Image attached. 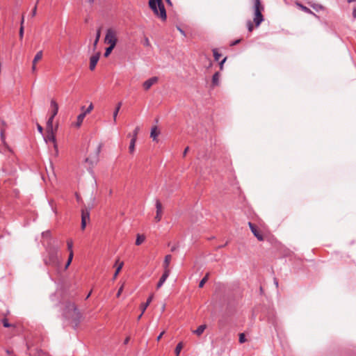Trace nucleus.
Returning <instances> with one entry per match:
<instances>
[{"instance_id":"7","label":"nucleus","mask_w":356,"mask_h":356,"mask_svg":"<svg viewBox=\"0 0 356 356\" xmlns=\"http://www.w3.org/2000/svg\"><path fill=\"white\" fill-rule=\"evenodd\" d=\"M248 225H249V227L251 230V232H252V234H254V236L259 241H264V236L263 235L260 233V232L257 229V227H255V225L249 222H248Z\"/></svg>"},{"instance_id":"30","label":"nucleus","mask_w":356,"mask_h":356,"mask_svg":"<svg viewBox=\"0 0 356 356\" xmlns=\"http://www.w3.org/2000/svg\"><path fill=\"white\" fill-rule=\"evenodd\" d=\"M115 47L113 46H109L108 47H107L104 54V56L108 57L111 54V51Z\"/></svg>"},{"instance_id":"34","label":"nucleus","mask_w":356,"mask_h":356,"mask_svg":"<svg viewBox=\"0 0 356 356\" xmlns=\"http://www.w3.org/2000/svg\"><path fill=\"white\" fill-rule=\"evenodd\" d=\"M73 256L74 255L72 254H69L68 259H67V263H66L65 266V269H67L69 267V266L70 265V264H71V262L72 261V259H73Z\"/></svg>"},{"instance_id":"12","label":"nucleus","mask_w":356,"mask_h":356,"mask_svg":"<svg viewBox=\"0 0 356 356\" xmlns=\"http://www.w3.org/2000/svg\"><path fill=\"white\" fill-rule=\"evenodd\" d=\"M51 107V117L55 118L58 112V105L54 99H51L50 102Z\"/></svg>"},{"instance_id":"23","label":"nucleus","mask_w":356,"mask_h":356,"mask_svg":"<svg viewBox=\"0 0 356 356\" xmlns=\"http://www.w3.org/2000/svg\"><path fill=\"white\" fill-rule=\"evenodd\" d=\"M100 35H101V29L99 28L97 31L96 38H95V40L94 44H93L94 49H95L96 47H97V43H98V42L99 40V38H100Z\"/></svg>"},{"instance_id":"45","label":"nucleus","mask_w":356,"mask_h":356,"mask_svg":"<svg viewBox=\"0 0 356 356\" xmlns=\"http://www.w3.org/2000/svg\"><path fill=\"white\" fill-rule=\"evenodd\" d=\"M102 149V144H99L97 147V154L98 155Z\"/></svg>"},{"instance_id":"19","label":"nucleus","mask_w":356,"mask_h":356,"mask_svg":"<svg viewBox=\"0 0 356 356\" xmlns=\"http://www.w3.org/2000/svg\"><path fill=\"white\" fill-rule=\"evenodd\" d=\"M159 134L160 131L157 129V127H154L151 130L150 136L153 139V140H156Z\"/></svg>"},{"instance_id":"9","label":"nucleus","mask_w":356,"mask_h":356,"mask_svg":"<svg viewBox=\"0 0 356 356\" xmlns=\"http://www.w3.org/2000/svg\"><path fill=\"white\" fill-rule=\"evenodd\" d=\"M100 53L97 52L95 55L92 56L90 58V70H94L96 65L99 59Z\"/></svg>"},{"instance_id":"6","label":"nucleus","mask_w":356,"mask_h":356,"mask_svg":"<svg viewBox=\"0 0 356 356\" xmlns=\"http://www.w3.org/2000/svg\"><path fill=\"white\" fill-rule=\"evenodd\" d=\"M90 220V211L88 209L85 208L81 210V229H84L86 226V223Z\"/></svg>"},{"instance_id":"18","label":"nucleus","mask_w":356,"mask_h":356,"mask_svg":"<svg viewBox=\"0 0 356 356\" xmlns=\"http://www.w3.org/2000/svg\"><path fill=\"white\" fill-rule=\"evenodd\" d=\"M153 298H154V295H153V294H151V295L149 296V297L147 298V300L146 302H145V303L142 304V305H141L142 314H144V312H145V311L146 310L147 307L149 306V305L150 304V302L152 301Z\"/></svg>"},{"instance_id":"1","label":"nucleus","mask_w":356,"mask_h":356,"mask_svg":"<svg viewBox=\"0 0 356 356\" xmlns=\"http://www.w3.org/2000/svg\"><path fill=\"white\" fill-rule=\"evenodd\" d=\"M63 316L65 318L71 321V323L73 324L74 327L79 325L81 317V313L75 304L71 302H66Z\"/></svg>"},{"instance_id":"15","label":"nucleus","mask_w":356,"mask_h":356,"mask_svg":"<svg viewBox=\"0 0 356 356\" xmlns=\"http://www.w3.org/2000/svg\"><path fill=\"white\" fill-rule=\"evenodd\" d=\"M171 259H172V256L170 254H168L165 257L164 261H163V268H164L163 272H166L168 270V273H170L169 265H170Z\"/></svg>"},{"instance_id":"33","label":"nucleus","mask_w":356,"mask_h":356,"mask_svg":"<svg viewBox=\"0 0 356 356\" xmlns=\"http://www.w3.org/2000/svg\"><path fill=\"white\" fill-rule=\"evenodd\" d=\"M93 109V104L92 103L90 104L88 107L83 112L86 115L87 114L90 113L92 110Z\"/></svg>"},{"instance_id":"25","label":"nucleus","mask_w":356,"mask_h":356,"mask_svg":"<svg viewBox=\"0 0 356 356\" xmlns=\"http://www.w3.org/2000/svg\"><path fill=\"white\" fill-rule=\"evenodd\" d=\"M145 240V237L143 235H137V238L136 240V245H140L142 243H143Z\"/></svg>"},{"instance_id":"16","label":"nucleus","mask_w":356,"mask_h":356,"mask_svg":"<svg viewBox=\"0 0 356 356\" xmlns=\"http://www.w3.org/2000/svg\"><path fill=\"white\" fill-rule=\"evenodd\" d=\"M170 275V273H168V270L166 272H163L162 276L161 277L159 282L157 283V285H156V289H159L161 288L163 284L165 283V282L166 281V280L168 279V277H169Z\"/></svg>"},{"instance_id":"10","label":"nucleus","mask_w":356,"mask_h":356,"mask_svg":"<svg viewBox=\"0 0 356 356\" xmlns=\"http://www.w3.org/2000/svg\"><path fill=\"white\" fill-rule=\"evenodd\" d=\"M156 214L155 216V220L156 222H159L161 220L162 216V205L159 200L156 201Z\"/></svg>"},{"instance_id":"3","label":"nucleus","mask_w":356,"mask_h":356,"mask_svg":"<svg viewBox=\"0 0 356 356\" xmlns=\"http://www.w3.org/2000/svg\"><path fill=\"white\" fill-rule=\"evenodd\" d=\"M149 6L156 16L162 21L166 20V11L162 0H149Z\"/></svg>"},{"instance_id":"31","label":"nucleus","mask_w":356,"mask_h":356,"mask_svg":"<svg viewBox=\"0 0 356 356\" xmlns=\"http://www.w3.org/2000/svg\"><path fill=\"white\" fill-rule=\"evenodd\" d=\"M209 278V274L207 273L202 279V280L199 283V287L202 288L203 287L204 284H205V282L207 281Z\"/></svg>"},{"instance_id":"20","label":"nucleus","mask_w":356,"mask_h":356,"mask_svg":"<svg viewBox=\"0 0 356 356\" xmlns=\"http://www.w3.org/2000/svg\"><path fill=\"white\" fill-rule=\"evenodd\" d=\"M122 106V102H119L117 106H116V108L113 112V121L114 122H116V120H117V116H118V112L120 109V107Z\"/></svg>"},{"instance_id":"48","label":"nucleus","mask_w":356,"mask_h":356,"mask_svg":"<svg viewBox=\"0 0 356 356\" xmlns=\"http://www.w3.org/2000/svg\"><path fill=\"white\" fill-rule=\"evenodd\" d=\"M163 334H164V332H161V334L157 337L156 340H157V341H159V340L161 339V337H162V336L163 335Z\"/></svg>"},{"instance_id":"36","label":"nucleus","mask_w":356,"mask_h":356,"mask_svg":"<svg viewBox=\"0 0 356 356\" xmlns=\"http://www.w3.org/2000/svg\"><path fill=\"white\" fill-rule=\"evenodd\" d=\"M2 323H3V325L5 327H10L11 326V324H10L8 323V321L7 318H3L2 320Z\"/></svg>"},{"instance_id":"28","label":"nucleus","mask_w":356,"mask_h":356,"mask_svg":"<svg viewBox=\"0 0 356 356\" xmlns=\"http://www.w3.org/2000/svg\"><path fill=\"white\" fill-rule=\"evenodd\" d=\"M123 264H124L123 262H121V263H120V264L117 267V268L115 270V273L113 275V280H115L117 277L118 273H120V271L121 270V269H122V268L123 266Z\"/></svg>"},{"instance_id":"59","label":"nucleus","mask_w":356,"mask_h":356,"mask_svg":"<svg viewBox=\"0 0 356 356\" xmlns=\"http://www.w3.org/2000/svg\"><path fill=\"white\" fill-rule=\"evenodd\" d=\"M90 293H91V292H90V293H89V294H88V296H87V297H86L87 298L90 296Z\"/></svg>"},{"instance_id":"52","label":"nucleus","mask_w":356,"mask_h":356,"mask_svg":"<svg viewBox=\"0 0 356 356\" xmlns=\"http://www.w3.org/2000/svg\"><path fill=\"white\" fill-rule=\"evenodd\" d=\"M274 283H275L276 287H277L278 286V281L276 278L274 279Z\"/></svg>"},{"instance_id":"35","label":"nucleus","mask_w":356,"mask_h":356,"mask_svg":"<svg viewBox=\"0 0 356 356\" xmlns=\"http://www.w3.org/2000/svg\"><path fill=\"white\" fill-rule=\"evenodd\" d=\"M247 27L249 32H252L253 30V24L250 20L247 22Z\"/></svg>"},{"instance_id":"17","label":"nucleus","mask_w":356,"mask_h":356,"mask_svg":"<svg viewBox=\"0 0 356 356\" xmlns=\"http://www.w3.org/2000/svg\"><path fill=\"white\" fill-rule=\"evenodd\" d=\"M220 72H216L212 76V84L213 86H217L220 83Z\"/></svg>"},{"instance_id":"37","label":"nucleus","mask_w":356,"mask_h":356,"mask_svg":"<svg viewBox=\"0 0 356 356\" xmlns=\"http://www.w3.org/2000/svg\"><path fill=\"white\" fill-rule=\"evenodd\" d=\"M138 131H139V127H137L135 128V129L134 130V132H133V137L132 138H136V140L137 139V135L138 134Z\"/></svg>"},{"instance_id":"41","label":"nucleus","mask_w":356,"mask_h":356,"mask_svg":"<svg viewBox=\"0 0 356 356\" xmlns=\"http://www.w3.org/2000/svg\"><path fill=\"white\" fill-rule=\"evenodd\" d=\"M227 60V58H224L220 62V70H222L223 68V64L225 63Z\"/></svg>"},{"instance_id":"26","label":"nucleus","mask_w":356,"mask_h":356,"mask_svg":"<svg viewBox=\"0 0 356 356\" xmlns=\"http://www.w3.org/2000/svg\"><path fill=\"white\" fill-rule=\"evenodd\" d=\"M296 5L304 12L307 13H313L312 11L308 8L307 7L303 6L302 4L300 3H296Z\"/></svg>"},{"instance_id":"61","label":"nucleus","mask_w":356,"mask_h":356,"mask_svg":"<svg viewBox=\"0 0 356 356\" xmlns=\"http://www.w3.org/2000/svg\"><path fill=\"white\" fill-rule=\"evenodd\" d=\"M85 107L84 106H82L81 107V110H84Z\"/></svg>"},{"instance_id":"60","label":"nucleus","mask_w":356,"mask_h":356,"mask_svg":"<svg viewBox=\"0 0 356 356\" xmlns=\"http://www.w3.org/2000/svg\"><path fill=\"white\" fill-rule=\"evenodd\" d=\"M175 250V248H172L171 249V250H172V251H174Z\"/></svg>"},{"instance_id":"57","label":"nucleus","mask_w":356,"mask_h":356,"mask_svg":"<svg viewBox=\"0 0 356 356\" xmlns=\"http://www.w3.org/2000/svg\"><path fill=\"white\" fill-rule=\"evenodd\" d=\"M165 1H166L168 4L171 5V1H170V0H165Z\"/></svg>"},{"instance_id":"50","label":"nucleus","mask_w":356,"mask_h":356,"mask_svg":"<svg viewBox=\"0 0 356 356\" xmlns=\"http://www.w3.org/2000/svg\"><path fill=\"white\" fill-rule=\"evenodd\" d=\"M1 138L3 143H5V136L3 134V132L1 133Z\"/></svg>"},{"instance_id":"58","label":"nucleus","mask_w":356,"mask_h":356,"mask_svg":"<svg viewBox=\"0 0 356 356\" xmlns=\"http://www.w3.org/2000/svg\"><path fill=\"white\" fill-rule=\"evenodd\" d=\"M354 1H356V0H348V3H352V2H354Z\"/></svg>"},{"instance_id":"11","label":"nucleus","mask_w":356,"mask_h":356,"mask_svg":"<svg viewBox=\"0 0 356 356\" xmlns=\"http://www.w3.org/2000/svg\"><path fill=\"white\" fill-rule=\"evenodd\" d=\"M42 57V51H39L35 56L33 61H32V67L31 70L33 72H35L36 71V63H38V61L40 60Z\"/></svg>"},{"instance_id":"51","label":"nucleus","mask_w":356,"mask_h":356,"mask_svg":"<svg viewBox=\"0 0 356 356\" xmlns=\"http://www.w3.org/2000/svg\"><path fill=\"white\" fill-rule=\"evenodd\" d=\"M145 45H146V46L149 45V41L148 38L145 39Z\"/></svg>"},{"instance_id":"21","label":"nucleus","mask_w":356,"mask_h":356,"mask_svg":"<svg viewBox=\"0 0 356 356\" xmlns=\"http://www.w3.org/2000/svg\"><path fill=\"white\" fill-rule=\"evenodd\" d=\"M54 119V118L51 117V116L49 118V119L47 122V131L54 130V128H53Z\"/></svg>"},{"instance_id":"22","label":"nucleus","mask_w":356,"mask_h":356,"mask_svg":"<svg viewBox=\"0 0 356 356\" xmlns=\"http://www.w3.org/2000/svg\"><path fill=\"white\" fill-rule=\"evenodd\" d=\"M205 329H206V325H200L195 330H194L193 332L195 334H196L197 335H201Z\"/></svg>"},{"instance_id":"4","label":"nucleus","mask_w":356,"mask_h":356,"mask_svg":"<svg viewBox=\"0 0 356 356\" xmlns=\"http://www.w3.org/2000/svg\"><path fill=\"white\" fill-rule=\"evenodd\" d=\"M264 10V6H262L260 0H254V17L253 18L254 23L257 27L264 21V16L262 15V11Z\"/></svg>"},{"instance_id":"49","label":"nucleus","mask_w":356,"mask_h":356,"mask_svg":"<svg viewBox=\"0 0 356 356\" xmlns=\"http://www.w3.org/2000/svg\"><path fill=\"white\" fill-rule=\"evenodd\" d=\"M353 17L354 19H356V8L353 9Z\"/></svg>"},{"instance_id":"27","label":"nucleus","mask_w":356,"mask_h":356,"mask_svg":"<svg viewBox=\"0 0 356 356\" xmlns=\"http://www.w3.org/2000/svg\"><path fill=\"white\" fill-rule=\"evenodd\" d=\"M67 250H69V254H73L74 255V252H73V250H72V247H73V242L72 240H68L67 241Z\"/></svg>"},{"instance_id":"47","label":"nucleus","mask_w":356,"mask_h":356,"mask_svg":"<svg viewBox=\"0 0 356 356\" xmlns=\"http://www.w3.org/2000/svg\"><path fill=\"white\" fill-rule=\"evenodd\" d=\"M188 149H189V147H186V148H185V149H184V153H183V156H185L186 155V154H187V152H188Z\"/></svg>"},{"instance_id":"44","label":"nucleus","mask_w":356,"mask_h":356,"mask_svg":"<svg viewBox=\"0 0 356 356\" xmlns=\"http://www.w3.org/2000/svg\"><path fill=\"white\" fill-rule=\"evenodd\" d=\"M240 42H241V40H240V39L236 40H235V41H234V42H232L231 43V46L236 45V44H238Z\"/></svg>"},{"instance_id":"55","label":"nucleus","mask_w":356,"mask_h":356,"mask_svg":"<svg viewBox=\"0 0 356 356\" xmlns=\"http://www.w3.org/2000/svg\"><path fill=\"white\" fill-rule=\"evenodd\" d=\"M129 337L126 338L124 340V344H127L129 342Z\"/></svg>"},{"instance_id":"56","label":"nucleus","mask_w":356,"mask_h":356,"mask_svg":"<svg viewBox=\"0 0 356 356\" xmlns=\"http://www.w3.org/2000/svg\"><path fill=\"white\" fill-rule=\"evenodd\" d=\"M143 314H142V313H141V314L138 316V320H140V318L142 317Z\"/></svg>"},{"instance_id":"5","label":"nucleus","mask_w":356,"mask_h":356,"mask_svg":"<svg viewBox=\"0 0 356 356\" xmlns=\"http://www.w3.org/2000/svg\"><path fill=\"white\" fill-rule=\"evenodd\" d=\"M117 36L116 31L113 29H108L106 31V34L105 36L104 42L105 43L109 44V46H113L114 47L117 43Z\"/></svg>"},{"instance_id":"53","label":"nucleus","mask_w":356,"mask_h":356,"mask_svg":"<svg viewBox=\"0 0 356 356\" xmlns=\"http://www.w3.org/2000/svg\"><path fill=\"white\" fill-rule=\"evenodd\" d=\"M178 30L179 31V32H180L181 34H183L184 35H185L184 31L181 29L178 28Z\"/></svg>"},{"instance_id":"8","label":"nucleus","mask_w":356,"mask_h":356,"mask_svg":"<svg viewBox=\"0 0 356 356\" xmlns=\"http://www.w3.org/2000/svg\"><path fill=\"white\" fill-rule=\"evenodd\" d=\"M158 81V77L157 76H153V77H151L150 79H147V81H145L143 84V86L144 88V89L145 90H149L154 84H155L156 83H157Z\"/></svg>"},{"instance_id":"32","label":"nucleus","mask_w":356,"mask_h":356,"mask_svg":"<svg viewBox=\"0 0 356 356\" xmlns=\"http://www.w3.org/2000/svg\"><path fill=\"white\" fill-rule=\"evenodd\" d=\"M182 348H183L182 343H179L177 345V346H176V348H175V353H176V354H177V356H178V355H179V354L180 351L181 350Z\"/></svg>"},{"instance_id":"40","label":"nucleus","mask_w":356,"mask_h":356,"mask_svg":"<svg viewBox=\"0 0 356 356\" xmlns=\"http://www.w3.org/2000/svg\"><path fill=\"white\" fill-rule=\"evenodd\" d=\"M312 7L314 9H315L317 11L319 10H322L323 8V7L321 5H318V4L313 6Z\"/></svg>"},{"instance_id":"42","label":"nucleus","mask_w":356,"mask_h":356,"mask_svg":"<svg viewBox=\"0 0 356 356\" xmlns=\"http://www.w3.org/2000/svg\"><path fill=\"white\" fill-rule=\"evenodd\" d=\"M37 129H38V131L40 133V134H42L43 132V128L39 124H37Z\"/></svg>"},{"instance_id":"54","label":"nucleus","mask_w":356,"mask_h":356,"mask_svg":"<svg viewBox=\"0 0 356 356\" xmlns=\"http://www.w3.org/2000/svg\"><path fill=\"white\" fill-rule=\"evenodd\" d=\"M24 22V16H22V20H21V26H22V25L23 26Z\"/></svg>"},{"instance_id":"29","label":"nucleus","mask_w":356,"mask_h":356,"mask_svg":"<svg viewBox=\"0 0 356 356\" xmlns=\"http://www.w3.org/2000/svg\"><path fill=\"white\" fill-rule=\"evenodd\" d=\"M213 54L215 60L218 61L221 57V54H220L217 49H213Z\"/></svg>"},{"instance_id":"43","label":"nucleus","mask_w":356,"mask_h":356,"mask_svg":"<svg viewBox=\"0 0 356 356\" xmlns=\"http://www.w3.org/2000/svg\"><path fill=\"white\" fill-rule=\"evenodd\" d=\"M36 10H37V6H35V7L33 8L32 13H31L32 17H34L36 15Z\"/></svg>"},{"instance_id":"2","label":"nucleus","mask_w":356,"mask_h":356,"mask_svg":"<svg viewBox=\"0 0 356 356\" xmlns=\"http://www.w3.org/2000/svg\"><path fill=\"white\" fill-rule=\"evenodd\" d=\"M59 251L60 249L58 246L48 245L46 248V255L43 258L44 264L54 267L58 266L60 263L58 256Z\"/></svg>"},{"instance_id":"13","label":"nucleus","mask_w":356,"mask_h":356,"mask_svg":"<svg viewBox=\"0 0 356 356\" xmlns=\"http://www.w3.org/2000/svg\"><path fill=\"white\" fill-rule=\"evenodd\" d=\"M85 117H86L85 113H80L76 118V121L74 123H72V126H73L76 128H79L81 126Z\"/></svg>"},{"instance_id":"38","label":"nucleus","mask_w":356,"mask_h":356,"mask_svg":"<svg viewBox=\"0 0 356 356\" xmlns=\"http://www.w3.org/2000/svg\"><path fill=\"white\" fill-rule=\"evenodd\" d=\"M19 38L22 40L24 36V26L22 25L20 26L19 31Z\"/></svg>"},{"instance_id":"39","label":"nucleus","mask_w":356,"mask_h":356,"mask_svg":"<svg viewBox=\"0 0 356 356\" xmlns=\"http://www.w3.org/2000/svg\"><path fill=\"white\" fill-rule=\"evenodd\" d=\"M245 341V337L243 333L240 334L239 335V342L241 343H244Z\"/></svg>"},{"instance_id":"46","label":"nucleus","mask_w":356,"mask_h":356,"mask_svg":"<svg viewBox=\"0 0 356 356\" xmlns=\"http://www.w3.org/2000/svg\"><path fill=\"white\" fill-rule=\"evenodd\" d=\"M122 289H123V286H121V287L119 289V290H118V293H117V297H119V296H120V294H121V293H122Z\"/></svg>"},{"instance_id":"14","label":"nucleus","mask_w":356,"mask_h":356,"mask_svg":"<svg viewBox=\"0 0 356 356\" xmlns=\"http://www.w3.org/2000/svg\"><path fill=\"white\" fill-rule=\"evenodd\" d=\"M47 131V140L49 141H51L54 143V148L57 150V144L56 140V137L54 135V131Z\"/></svg>"},{"instance_id":"24","label":"nucleus","mask_w":356,"mask_h":356,"mask_svg":"<svg viewBox=\"0 0 356 356\" xmlns=\"http://www.w3.org/2000/svg\"><path fill=\"white\" fill-rule=\"evenodd\" d=\"M136 142V138H131V140L130 141L129 149V152L131 153V154L134 153V152L135 150Z\"/></svg>"}]
</instances>
